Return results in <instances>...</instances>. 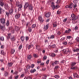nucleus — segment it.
Instances as JSON below:
<instances>
[{"label": "nucleus", "instance_id": "1", "mask_svg": "<svg viewBox=\"0 0 79 79\" xmlns=\"http://www.w3.org/2000/svg\"><path fill=\"white\" fill-rule=\"evenodd\" d=\"M77 17L76 16V15L74 14H72L71 15V17L70 18V20L72 21V23L73 24L76 23V20L77 19Z\"/></svg>", "mask_w": 79, "mask_h": 79}, {"label": "nucleus", "instance_id": "2", "mask_svg": "<svg viewBox=\"0 0 79 79\" xmlns=\"http://www.w3.org/2000/svg\"><path fill=\"white\" fill-rule=\"evenodd\" d=\"M52 4L51 7L52 8L53 10H54L55 8L56 9H57V8L60 7V6L58 5H57L56 6L55 5V3L53 2H52Z\"/></svg>", "mask_w": 79, "mask_h": 79}, {"label": "nucleus", "instance_id": "3", "mask_svg": "<svg viewBox=\"0 0 79 79\" xmlns=\"http://www.w3.org/2000/svg\"><path fill=\"white\" fill-rule=\"evenodd\" d=\"M1 23L2 24H5V19L3 18H2L0 19Z\"/></svg>", "mask_w": 79, "mask_h": 79}, {"label": "nucleus", "instance_id": "4", "mask_svg": "<svg viewBox=\"0 0 79 79\" xmlns=\"http://www.w3.org/2000/svg\"><path fill=\"white\" fill-rule=\"evenodd\" d=\"M51 15V13H50L48 12L45 14V16L46 18H49V17Z\"/></svg>", "mask_w": 79, "mask_h": 79}, {"label": "nucleus", "instance_id": "5", "mask_svg": "<svg viewBox=\"0 0 79 79\" xmlns=\"http://www.w3.org/2000/svg\"><path fill=\"white\" fill-rule=\"evenodd\" d=\"M29 4L27 2H26L25 3V5L24 6V8L25 9H26L29 6Z\"/></svg>", "mask_w": 79, "mask_h": 79}, {"label": "nucleus", "instance_id": "6", "mask_svg": "<svg viewBox=\"0 0 79 79\" xmlns=\"http://www.w3.org/2000/svg\"><path fill=\"white\" fill-rule=\"evenodd\" d=\"M28 8L30 10H32L33 9V6H32V5L31 4H30L28 6Z\"/></svg>", "mask_w": 79, "mask_h": 79}, {"label": "nucleus", "instance_id": "7", "mask_svg": "<svg viewBox=\"0 0 79 79\" xmlns=\"http://www.w3.org/2000/svg\"><path fill=\"white\" fill-rule=\"evenodd\" d=\"M0 29L2 30V31H4L5 29V28L4 26H2V25L0 24Z\"/></svg>", "mask_w": 79, "mask_h": 79}, {"label": "nucleus", "instance_id": "8", "mask_svg": "<svg viewBox=\"0 0 79 79\" xmlns=\"http://www.w3.org/2000/svg\"><path fill=\"white\" fill-rule=\"evenodd\" d=\"M71 31V29H69L68 30H66L65 31V33H66V34H68Z\"/></svg>", "mask_w": 79, "mask_h": 79}, {"label": "nucleus", "instance_id": "9", "mask_svg": "<svg viewBox=\"0 0 79 79\" xmlns=\"http://www.w3.org/2000/svg\"><path fill=\"white\" fill-rule=\"evenodd\" d=\"M0 5L1 6H3L4 5V3L2 2V0H0Z\"/></svg>", "mask_w": 79, "mask_h": 79}, {"label": "nucleus", "instance_id": "10", "mask_svg": "<svg viewBox=\"0 0 79 79\" xmlns=\"http://www.w3.org/2000/svg\"><path fill=\"white\" fill-rule=\"evenodd\" d=\"M74 77V78L77 77V78H79V76L77 73H74L73 74Z\"/></svg>", "mask_w": 79, "mask_h": 79}, {"label": "nucleus", "instance_id": "11", "mask_svg": "<svg viewBox=\"0 0 79 79\" xmlns=\"http://www.w3.org/2000/svg\"><path fill=\"white\" fill-rule=\"evenodd\" d=\"M48 25H47L46 26H44V30L45 31L47 30L48 29Z\"/></svg>", "mask_w": 79, "mask_h": 79}, {"label": "nucleus", "instance_id": "12", "mask_svg": "<svg viewBox=\"0 0 79 79\" xmlns=\"http://www.w3.org/2000/svg\"><path fill=\"white\" fill-rule=\"evenodd\" d=\"M5 8L6 10H8L9 9V6H8V5L7 4L5 5Z\"/></svg>", "mask_w": 79, "mask_h": 79}, {"label": "nucleus", "instance_id": "13", "mask_svg": "<svg viewBox=\"0 0 79 79\" xmlns=\"http://www.w3.org/2000/svg\"><path fill=\"white\" fill-rule=\"evenodd\" d=\"M20 17V14H16L15 15V18L16 19H18Z\"/></svg>", "mask_w": 79, "mask_h": 79}, {"label": "nucleus", "instance_id": "14", "mask_svg": "<svg viewBox=\"0 0 79 79\" xmlns=\"http://www.w3.org/2000/svg\"><path fill=\"white\" fill-rule=\"evenodd\" d=\"M13 63L12 62H10V63H8V65L9 67H11V66H12V65H13Z\"/></svg>", "mask_w": 79, "mask_h": 79}, {"label": "nucleus", "instance_id": "15", "mask_svg": "<svg viewBox=\"0 0 79 79\" xmlns=\"http://www.w3.org/2000/svg\"><path fill=\"white\" fill-rule=\"evenodd\" d=\"M73 5H74L73 3H71L69 5V8H73Z\"/></svg>", "mask_w": 79, "mask_h": 79}, {"label": "nucleus", "instance_id": "16", "mask_svg": "<svg viewBox=\"0 0 79 79\" xmlns=\"http://www.w3.org/2000/svg\"><path fill=\"white\" fill-rule=\"evenodd\" d=\"M62 52H64V54H67V53H68V52H66V49H64L62 51Z\"/></svg>", "mask_w": 79, "mask_h": 79}, {"label": "nucleus", "instance_id": "17", "mask_svg": "<svg viewBox=\"0 0 79 79\" xmlns=\"http://www.w3.org/2000/svg\"><path fill=\"white\" fill-rule=\"evenodd\" d=\"M15 29L16 31H18L19 30V28L18 27L16 26L15 28Z\"/></svg>", "mask_w": 79, "mask_h": 79}, {"label": "nucleus", "instance_id": "18", "mask_svg": "<svg viewBox=\"0 0 79 79\" xmlns=\"http://www.w3.org/2000/svg\"><path fill=\"white\" fill-rule=\"evenodd\" d=\"M36 71V70L35 69H34L33 70H31L30 72L31 73H34V72H35Z\"/></svg>", "mask_w": 79, "mask_h": 79}, {"label": "nucleus", "instance_id": "19", "mask_svg": "<svg viewBox=\"0 0 79 79\" xmlns=\"http://www.w3.org/2000/svg\"><path fill=\"white\" fill-rule=\"evenodd\" d=\"M57 26V25L56 22H55L53 23V27H56Z\"/></svg>", "mask_w": 79, "mask_h": 79}, {"label": "nucleus", "instance_id": "20", "mask_svg": "<svg viewBox=\"0 0 79 79\" xmlns=\"http://www.w3.org/2000/svg\"><path fill=\"white\" fill-rule=\"evenodd\" d=\"M39 21H40V22H42V21H43V20H42V17H41V16H40V17L39 18Z\"/></svg>", "mask_w": 79, "mask_h": 79}, {"label": "nucleus", "instance_id": "21", "mask_svg": "<svg viewBox=\"0 0 79 79\" xmlns=\"http://www.w3.org/2000/svg\"><path fill=\"white\" fill-rule=\"evenodd\" d=\"M15 50L13 49H12L11 53V54H13L14 53H15Z\"/></svg>", "mask_w": 79, "mask_h": 79}, {"label": "nucleus", "instance_id": "22", "mask_svg": "<svg viewBox=\"0 0 79 79\" xmlns=\"http://www.w3.org/2000/svg\"><path fill=\"white\" fill-rule=\"evenodd\" d=\"M21 39L23 42H24V36H22L21 38Z\"/></svg>", "mask_w": 79, "mask_h": 79}, {"label": "nucleus", "instance_id": "23", "mask_svg": "<svg viewBox=\"0 0 79 79\" xmlns=\"http://www.w3.org/2000/svg\"><path fill=\"white\" fill-rule=\"evenodd\" d=\"M26 47H27V48H28V49H29H29H30V48H31V45H30L28 46V45H27Z\"/></svg>", "mask_w": 79, "mask_h": 79}, {"label": "nucleus", "instance_id": "24", "mask_svg": "<svg viewBox=\"0 0 79 79\" xmlns=\"http://www.w3.org/2000/svg\"><path fill=\"white\" fill-rule=\"evenodd\" d=\"M76 64V63L75 62H73L71 64V66L73 67V66H74V65H75V64Z\"/></svg>", "mask_w": 79, "mask_h": 79}, {"label": "nucleus", "instance_id": "25", "mask_svg": "<svg viewBox=\"0 0 79 79\" xmlns=\"http://www.w3.org/2000/svg\"><path fill=\"white\" fill-rule=\"evenodd\" d=\"M1 54H2V55H5V53H4V52L3 50L1 51Z\"/></svg>", "mask_w": 79, "mask_h": 79}, {"label": "nucleus", "instance_id": "26", "mask_svg": "<svg viewBox=\"0 0 79 79\" xmlns=\"http://www.w3.org/2000/svg\"><path fill=\"white\" fill-rule=\"evenodd\" d=\"M31 58H32V56H31V55L28 56L27 57V58H28L29 60L31 59Z\"/></svg>", "mask_w": 79, "mask_h": 79}, {"label": "nucleus", "instance_id": "27", "mask_svg": "<svg viewBox=\"0 0 79 79\" xmlns=\"http://www.w3.org/2000/svg\"><path fill=\"white\" fill-rule=\"evenodd\" d=\"M4 76L5 77L8 76V73L7 72H6L4 74Z\"/></svg>", "mask_w": 79, "mask_h": 79}, {"label": "nucleus", "instance_id": "28", "mask_svg": "<svg viewBox=\"0 0 79 79\" xmlns=\"http://www.w3.org/2000/svg\"><path fill=\"white\" fill-rule=\"evenodd\" d=\"M9 12L10 14H12V13H13V10L11 9L9 10Z\"/></svg>", "mask_w": 79, "mask_h": 79}, {"label": "nucleus", "instance_id": "29", "mask_svg": "<svg viewBox=\"0 0 79 79\" xmlns=\"http://www.w3.org/2000/svg\"><path fill=\"white\" fill-rule=\"evenodd\" d=\"M11 39L13 41H14V40H15V36L12 37L11 38Z\"/></svg>", "mask_w": 79, "mask_h": 79}, {"label": "nucleus", "instance_id": "30", "mask_svg": "<svg viewBox=\"0 0 79 79\" xmlns=\"http://www.w3.org/2000/svg\"><path fill=\"white\" fill-rule=\"evenodd\" d=\"M59 63V61H55L54 63L55 64H58Z\"/></svg>", "mask_w": 79, "mask_h": 79}, {"label": "nucleus", "instance_id": "31", "mask_svg": "<svg viewBox=\"0 0 79 79\" xmlns=\"http://www.w3.org/2000/svg\"><path fill=\"white\" fill-rule=\"evenodd\" d=\"M18 6L19 7V8H21L23 7V5H22L20 4V5H18Z\"/></svg>", "mask_w": 79, "mask_h": 79}, {"label": "nucleus", "instance_id": "32", "mask_svg": "<svg viewBox=\"0 0 79 79\" xmlns=\"http://www.w3.org/2000/svg\"><path fill=\"white\" fill-rule=\"evenodd\" d=\"M0 40H4V37H1L0 38Z\"/></svg>", "mask_w": 79, "mask_h": 79}, {"label": "nucleus", "instance_id": "33", "mask_svg": "<svg viewBox=\"0 0 79 79\" xmlns=\"http://www.w3.org/2000/svg\"><path fill=\"white\" fill-rule=\"evenodd\" d=\"M76 41L78 42H79V37H77L76 39Z\"/></svg>", "mask_w": 79, "mask_h": 79}, {"label": "nucleus", "instance_id": "34", "mask_svg": "<svg viewBox=\"0 0 79 79\" xmlns=\"http://www.w3.org/2000/svg\"><path fill=\"white\" fill-rule=\"evenodd\" d=\"M28 31L30 32H31L32 31V28H29L28 29Z\"/></svg>", "mask_w": 79, "mask_h": 79}, {"label": "nucleus", "instance_id": "35", "mask_svg": "<svg viewBox=\"0 0 79 79\" xmlns=\"http://www.w3.org/2000/svg\"><path fill=\"white\" fill-rule=\"evenodd\" d=\"M56 47V45L55 44H53V45H52L51 46V47L53 48H55Z\"/></svg>", "mask_w": 79, "mask_h": 79}, {"label": "nucleus", "instance_id": "36", "mask_svg": "<svg viewBox=\"0 0 79 79\" xmlns=\"http://www.w3.org/2000/svg\"><path fill=\"white\" fill-rule=\"evenodd\" d=\"M55 77L56 79H58V78H59V77H60V76H58V75H56V76H55Z\"/></svg>", "mask_w": 79, "mask_h": 79}, {"label": "nucleus", "instance_id": "37", "mask_svg": "<svg viewBox=\"0 0 79 79\" xmlns=\"http://www.w3.org/2000/svg\"><path fill=\"white\" fill-rule=\"evenodd\" d=\"M33 56L34 57H35V58H37V57L38 56H37V55L36 54H34L33 55Z\"/></svg>", "mask_w": 79, "mask_h": 79}, {"label": "nucleus", "instance_id": "38", "mask_svg": "<svg viewBox=\"0 0 79 79\" xmlns=\"http://www.w3.org/2000/svg\"><path fill=\"white\" fill-rule=\"evenodd\" d=\"M35 26H36V25L35 24H34L32 25V28H34L35 27Z\"/></svg>", "mask_w": 79, "mask_h": 79}, {"label": "nucleus", "instance_id": "39", "mask_svg": "<svg viewBox=\"0 0 79 79\" xmlns=\"http://www.w3.org/2000/svg\"><path fill=\"white\" fill-rule=\"evenodd\" d=\"M14 74H18V72L17 71H15V72L14 73Z\"/></svg>", "mask_w": 79, "mask_h": 79}, {"label": "nucleus", "instance_id": "40", "mask_svg": "<svg viewBox=\"0 0 79 79\" xmlns=\"http://www.w3.org/2000/svg\"><path fill=\"white\" fill-rule=\"evenodd\" d=\"M60 0H58L57 1V2H56V3H57V4H58L59 3H60Z\"/></svg>", "mask_w": 79, "mask_h": 79}, {"label": "nucleus", "instance_id": "41", "mask_svg": "<svg viewBox=\"0 0 79 79\" xmlns=\"http://www.w3.org/2000/svg\"><path fill=\"white\" fill-rule=\"evenodd\" d=\"M56 55L54 53H52L51 54V56H52V57H53V56H55Z\"/></svg>", "mask_w": 79, "mask_h": 79}, {"label": "nucleus", "instance_id": "42", "mask_svg": "<svg viewBox=\"0 0 79 79\" xmlns=\"http://www.w3.org/2000/svg\"><path fill=\"white\" fill-rule=\"evenodd\" d=\"M30 68H31V66H30L29 65H28L27 67V69H29Z\"/></svg>", "mask_w": 79, "mask_h": 79}, {"label": "nucleus", "instance_id": "43", "mask_svg": "<svg viewBox=\"0 0 79 79\" xmlns=\"http://www.w3.org/2000/svg\"><path fill=\"white\" fill-rule=\"evenodd\" d=\"M36 49H37V50L39 49V45H37L36 46Z\"/></svg>", "mask_w": 79, "mask_h": 79}, {"label": "nucleus", "instance_id": "44", "mask_svg": "<svg viewBox=\"0 0 79 79\" xmlns=\"http://www.w3.org/2000/svg\"><path fill=\"white\" fill-rule=\"evenodd\" d=\"M9 79H13V76L12 75H11L10 77H9Z\"/></svg>", "mask_w": 79, "mask_h": 79}, {"label": "nucleus", "instance_id": "45", "mask_svg": "<svg viewBox=\"0 0 79 79\" xmlns=\"http://www.w3.org/2000/svg\"><path fill=\"white\" fill-rule=\"evenodd\" d=\"M34 67V64H32L31 65V68H33Z\"/></svg>", "mask_w": 79, "mask_h": 79}, {"label": "nucleus", "instance_id": "46", "mask_svg": "<svg viewBox=\"0 0 79 79\" xmlns=\"http://www.w3.org/2000/svg\"><path fill=\"white\" fill-rule=\"evenodd\" d=\"M9 21L7 20V23H6V25L7 26H8L9 25Z\"/></svg>", "mask_w": 79, "mask_h": 79}, {"label": "nucleus", "instance_id": "47", "mask_svg": "<svg viewBox=\"0 0 79 79\" xmlns=\"http://www.w3.org/2000/svg\"><path fill=\"white\" fill-rule=\"evenodd\" d=\"M10 35H11V34H9L8 35V36L7 37L8 39H9V38H10Z\"/></svg>", "mask_w": 79, "mask_h": 79}, {"label": "nucleus", "instance_id": "48", "mask_svg": "<svg viewBox=\"0 0 79 79\" xmlns=\"http://www.w3.org/2000/svg\"><path fill=\"white\" fill-rule=\"evenodd\" d=\"M65 62H66V61H65V60H63L60 62V63H65Z\"/></svg>", "mask_w": 79, "mask_h": 79}, {"label": "nucleus", "instance_id": "49", "mask_svg": "<svg viewBox=\"0 0 79 79\" xmlns=\"http://www.w3.org/2000/svg\"><path fill=\"white\" fill-rule=\"evenodd\" d=\"M55 37V36L53 35H52L50 37L51 39H53Z\"/></svg>", "mask_w": 79, "mask_h": 79}, {"label": "nucleus", "instance_id": "50", "mask_svg": "<svg viewBox=\"0 0 79 79\" xmlns=\"http://www.w3.org/2000/svg\"><path fill=\"white\" fill-rule=\"evenodd\" d=\"M26 40L27 41V40H29V37L27 36L26 37Z\"/></svg>", "mask_w": 79, "mask_h": 79}, {"label": "nucleus", "instance_id": "51", "mask_svg": "<svg viewBox=\"0 0 79 79\" xmlns=\"http://www.w3.org/2000/svg\"><path fill=\"white\" fill-rule=\"evenodd\" d=\"M22 48V45H21L19 46V50H21Z\"/></svg>", "mask_w": 79, "mask_h": 79}, {"label": "nucleus", "instance_id": "52", "mask_svg": "<svg viewBox=\"0 0 79 79\" xmlns=\"http://www.w3.org/2000/svg\"><path fill=\"white\" fill-rule=\"evenodd\" d=\"M75 30H77L78 29V27L77 26H76L75 27Z\"/></svg>", "mask_w": 79, "mask_h": 79}, {"label": "nucleus", "instance_id": "53", "mask_svg": "<svg viewBox=\"0 0 79 79\" xmlns=\"http://www.w3.org/2000/svg\"><path fill=\"white\" fill-rule=\"evenodd\" d=\"M65 37H63L61 39V40H64V39H65Z\"/></svg>", "mask_w": 79, "mask_h": 79}, {"label": "nucleus", "instance_id": "54", "mask_svg": "<svg viewBox=\"0 0 79 79\" xmlns=\"http://www.w3.org/2000/svg\"><path fill=\"white\" fill-rule=\"evenodd\" d=\"M67 52V53H71V50H68Z\"/></svg>", "mask_w": 79, "mask_h": 79}, {"label": "nucleus", "instance_id": "55", "mask_svg": "<svg viewBox=\"0 0 79 79\" xmlns=\"http://www.w3.org/2000/svg\"><path fill=\"white\" fill-rule=\"evenodd\" d=\"M76 69L75 67H72L71 68V69Z\"/></svg>", "mask_w": 79, "mask_h": 79}, {"label": "nucleus", "instance_id": "56", "mask_svg": "<svg viewBox=\"0 0 79 79\" xmlns=\"http://www.w3.org/2000/svg\"><path fill=\"white\" fill-rule=\"evenodd\" d=\"M71 37V36H68L67 37V39H70V38Z\"/></svg>", "mask_w": 79, "mask_h": 79}, {"label": "nucleus", "instance_id": "57", "mask_svg": "<svg viewBox=\"0 0 79 79\" xmlns=\"http://www.w3.org/2000/svg\"><path fill=\"white\" fill-rule=\"evenodd\" d=\"M59 68V66H56L55 67V69H58V68Z\"/></svg>", "mask_w": 79, "mask_h": 79}, {"label": "nucleus", "instance_id": "58", "mask_svg": "<svg viewBox=\"0 0 79 79\" xmlns=\"http://www.w3.org/2000/svg\"><path fill=\"white\" fill-rule=\"evenodd\" d=\"M6 15H7V16H9V13H8V12H6Z\"/></svg>", "mask_w": 79, "mask_h": 79}, {"label": "nucleus", "instance_id": "59", "mask_svg": "<svg viewBox=\"0 0 79 79\" xmlns=\"http://www.w3.org/2000/svg\"><path fill=\"white\" fill-rule=\"evenodd\" d=\"M19 77V76L18 75V76H16L15 77V79H17Z\"/></svg>", "mask_w": 79, "mask_h": 79}, {"label": "nucleus", "instance_id": "60", "mask_svg": "<svg viewBox=\"0 0 79 79\" xmlns=\"http://www.w3.org/2000/svg\"><path fill=\"white\" fill-rule=\"evenodd\" d=\"M19 2H16V5H17V6H18V5H18V4H19Z\"/></svg>", "mask_w": 79, "mask_h": 79}, {"label": "nucleus", "instance_id": "61", "mask_svg": "<svg viewBox=\"0 0 79 79\" xmlns=\"http://www.w3.org/2000/svg\"><path fill=\"white\" fill-rule=\"evenodd\" d=\"M66 21H67V19H64V20L63 22L64 23V22H66Z\"/></svg>", "mask_w": 79, "mask_h": 79}, {"label": "nucleus", "instance_id": "62", "mask_svg": "<svg viewBox=\"0 0 79 79\" xmlns=\"http://www.w3.org/2000/svg\"><path fill=\"white\" fill-rule=\"evenodd\" d=\"M47 56H45L44 57V60H46V59H47Z\"/></svg>", "mask_w": 79, "mask_h": 79}, {"label": "nucleus", "instance_id": "63", "mask_svg": "<svg viewBox=\"0 0 79 79\" xmlns=\"http://www.w3.org/2000/svg\"><path fill=\"white\" fill-rule=\"evenodd\" d=\"M65 8H69V6L68 5L66 6H65Z\"/></svg>", "mask_w": 79, "mask_h": 79}, {"label": "nucleus", "instance_id": "64", "mask_svg": "<svg viewBox=\"0 0 79 79\" xmlns=\"http://www.w3.org/2000/svg\"><path fill=\"white\" fill-rule=\"evenodd\" d=\"M76 7H77V5L75 4V5L73 6V8H76Z\"/></svg>", "mask_w": 79, "mask_h": 79}]
</instances>
